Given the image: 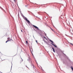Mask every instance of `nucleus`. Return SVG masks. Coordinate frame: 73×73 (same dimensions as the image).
<instances>
[{
	"label": "nucleus",
	"mask_w": 73,
	"mask_h": 73,
	"mask_svg": "<svg viewBox=\"0 0 73 73\" xmlns=\"http://www.w3.org/2000/svg\"><path fill=\"white\" fill-rule=\"evenodd\" d=\"M50 29H51V30H52V31H53V32H54V33H56V32H55V31H54L53 30V29H52V28H50Z\"/></svg>",
	"instance_id": "nucleus-4"
},
{
	"label": "nucleus",
	"mask_w": 73,
	"mask_h": 73,
	"mask_svg": "<svg viewBox=\"0 0 73 73\" xmlns=\"http://www.w3.org/2000/svg\"><path fill=\"white\" fill-rule=\"evenodd\" d=\"M21 31L22 32H23V31H22V30H21Z\"/></svg>",
	"instance_id": "nucleus-18"
},
{
	"label": "nucleus",
	"mask_w": 73,
	"mask_h": 73,
	"mask_svg": "<svg viewBox=\"0 0 73 73\" xmlns=\"http://www.w3.org/2000/svg\"><path fill=\"white\" fill-rule=\"evenodd\" d=\"M50 42H52V43H53V41L50 40Z\"/></svg>",
	"instance_id": "nucleus-8"
},
{
	"label": "nucleus",
	"mask_w": 73,
	"mask_h": 73,
	"mask_svg": "<svg viewBox=\"0 0 73 73\" xmlns=\"http://www.w3.org/2000/svg\"><path fill=\"white\" fill-rule=\"evenodd\" d=\"M11 40H12V39H10V37L8 38L7 40L6 41V43H7V42H8V41H11Z\"/></svg>",
	"instance_id": "nucleus-1"
},
{
	"label": "nucleus",
	"mask_w": 73,
	"mask_h": 73,
	"mask_svg": "<svg viewBox=\"0 0 73 73\" xmlns=\"http://www.w3.org/2000/svg\"><path fill=\"white\" fill-rule=\"evenodd\" d=\"M26 42L27 44H28V41H26Z\"/></svg>",
	"instance_id": "nucleus-13"
},
{
	"label": "nucleus",
	"mask_w": 73,
	"mask_h": 73,
	"mask_svg": "<svg viewBox=\"0 0 73 73\" xmlns=\"http://www.w3.org/2000/svg\"><path fill=\"white\" fill-rule=\"evenodd\" d=\"M32 55H33V54H32Z\"/></svg>",
	"instance_id": "nucleus-17"
},
{
	"label": "nucleus",
	"mask_w": 73,
	"mask_h": 73,
	"mask_svg": "<svg viewBox=\"0 0 73 73\" xmlns=\"http://www.w3.org/2000/svg\"><path fill=\"white\" fill-rule=\"evenodd\" d=\"M52 49L53 52H54L55 53V51L54 50V48H53V47H52Z\"/></svg>",
	"instance_id": "nucleus-5"
},
{
	"label": "nucleus",
	"mask_w": 73,
	"mask_h": 73,
	"mask_svg": "<svg viewBox=\"0 0 73 73\" xmlns=\"http://www.w3.org/2000/svg\"><path fill=\"white\" fill-rule=\"evenodd\" d=\"M36 42H37V41L36 40Z\"/></svg>",
	"instance_id": "nucleus-15"
},
{
	"label": "nucleus",
	"mask_w": 73,
	"mask_h": 73,
	"mask_svg": "<svg viewBox=\"0 0 73 73\" xmlns=\"http://www.w3.org/2000/svg\"><path fill=\"white\" fill-rule=\"evenodd\" d=\"M71 69L73 71V67H72V66H71Z\"/></svg>",
	"instance_id": "nucleus-11"
},
{
	"label": "nucleus",
	"mask_w": 73,
	"mask_h": 73,
	"mask_svg": "<svg viewBox=\"0 0 73 73\" xmlns=\"http://www.w3.org/2000/svg\"><path fill=\"white\" fill-rule=\"evenodd\" d=\"M51 44L52 45H53V46H54L55 48H57V46H56L55 45L53 44V43H51Z\"/></svg>",
	"instance_id": "nucleus-3"
},
{
	"label": "nucleus",
	"mask_w": 73,
	"mask_h": 73,
	"mask_svg": "<svg viewBox=\"0 0 73 73\" xmlns=\"http://www.w3.org/2000/svg\"><path fill=\"white\" fill-rule=\"evenodd\" d=\"M44 38H45V39H46V40H47V38H46V37H45V36H44Z\"/></svg>",
	"instance_id": "nucleus-10"
},
{
	"label": "nucleus",
	"mask_w": 73,
	"mask_h": 73,
	"mask_svg": "<svg viewBox=\"0 0 73 73\" xmlns=\"http://www.w3.org/2000/svg\"><path fill=\"white\" fill-rule=\"evenodd\" d=\"M14 1H15V2H16V0H14Z\"/></svg>",
	"instance_id": "nucleus-16"
},
{
	"label": "nucleus",
	"mask_w": 73,
	"mask_h": 73,
	"mask_svg": "<svg viewBox=\"0 0 73 73\" xmlns=\"http://www.w3.org/2000/svg\"><path fill=\"white\" fill-rule=\"evenodd\" d=\"M31 60V58H29L28 59V61H30Z\"/></svg>",
	"instance_id": "nucleus-6"
},
{
	"label": "nucleus",
	"mask_w": 73,
	"mask_h": 73,
	"mask_svg": "<svg viewBox=\"0 0 73 73\" xmlns=\"http://www.w3.org/2000/svg\"><path fill=\"white\" fill-rule=\"evenodd\" d=\"M70 44H71V45H72V46L73 45V44L72 43H70Z\"/></svg>",
	"instance_id": "nucleus-14"
},
{
	"label": "nucleus",
	"mask_w": 73,
	"mask_h": 73,
	"mask_svg": "<svg viewBox=\"0 0 73 73\" xmlns=\"http://www.w3.org/2000/svg\"><path fill=\"white\" fill-rule=\"evenodd\" d=\"M33 27H34V28H35L36 29H37L38 30H39V29H38V28L37 27V26L35 25H33Z\"/></svg>",
	"instance_id": "nucleus-2"
},
{
	"label": "nucleus",
	"mask_w": 73,
	"mask_h": 73,
	"mask_svg": "<svg viewBox=\"0 0 73 73\" xmlns=\"http://www.w3.org/2000/svg\"><path fill=\"white\" fill-rule=\"evenodd\" d=\"M43 41H44V42H47L44 39L43 40Z\"/></svg>",
	"instance_id": "nucleus-12"
},
{
	"label": "nucleus",
	"mask_w": 73,
	"mask_h": 73,
	"mask_svg": "<svg viewBox=\"0 0 73 73\" xmlns=\"http://www.w3.org/2000/svg\"><path fill=\"white\" fill-rule=\"evenodd\" d=\"M2 61V60H1V59L0 58V63H1V62Z\"/></svg>",
	"instance_id": "nucleus-9"
},
{
	"label": "nucleus",
	"mask_w": 73,
	"mask_h": 73,
	"mask_svg": "<svg viewBox=\"0 0 73 73\" xmlns=\"http://www.w3.org/2000/svg\"><path fill=\"white\" fill-rule=\"evenodd\" d=\"M26 21H28V22L29 23H30V22L27 19H26Z\"/></svg>",
	"instance_id": "nucleus-7"
}]
</instances>
